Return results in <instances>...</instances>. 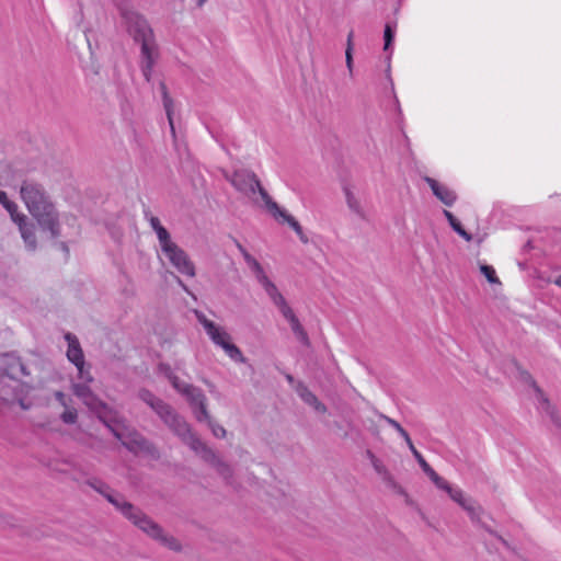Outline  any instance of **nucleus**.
I'll list each match as a JSON object with an SVG mask.
<instances>
[{
    "instance_id": "1",
    "label": "nucleus",
    "mask_w": 561,
    "mask_h": 561,
    "mask_svg": "<svg viewBox=\"0 0 561 561\" xmlns=\"http://www.w3.org/2000/svg\"><path fill=\"white\" fill-rule=\"evenodd\" d=\"M139 398L145 403H147L160 416L165 425H168L170 430H172L173 433L178 435L181 440L187 445L197 456L214 465L225 479L230 477L231 470L229 466L222 462L214 453V450L207 447L199 439V437H197L192 432L188 424L182 417H180L170 405L156 398L150 391L146 389L139 391Z\"/></svg>"
},
{
    "instance_id": "2",
    "label": "nucleus",
    "mask_w": 561,
    "mask_h": 561,
    "mask_svg": "<svg viewBox=\"0 0 561 561\" xmlns=\"http://www.w3.org/2000/svg\"><path fill=\"white\" fill-rule=\"evenodd\" d=\"M19 195L39 228L51 238H58L61 234L60 214L44 185L34 179H25L20 184Z\"/></svg>"
},
{
    "instance_id": "3",
    "label": "nucleus",
    "mask_w": 561,
    "mask_h": 561,
    "mask_svg": "<svg viewBox=\"0 0 561 561\" xmlns=\"http://www.w3.org/2000/svg\"><path fill=\"white\" fill-rule=\"evenodd\" d=\"M225 178L239 193L250 201L257 203L259 199H261L267 211L275 220L278 222H286L297 233L301 242H308V238L304 233L299 222L272 199L265 188L261 185V182L254 172L242 169L237 170L231 174L225 173Z\"/></svg>"
},
{
    "instance_id": "4",
    "label": "nucleus",
    "mask_w": 561,
    "mask_h": 561,
    "mask_svg": "<svg viewBox=\"0 0 561 561\" xmlns=\"http://www.w3.org/2000/svg\"><path fill=\"white\" fill-rule=\"evenodd\" d=\"M75 394L83 401V403L95 411L99 417L108 426L112 433L122 444L133 451L144 449L147 445L146 440L136 431L128 427L123 420H119L105 404H103L85 385H73Z\"/></svg>"
},
{
    "instance_id": "5",
    "label": "nucleus",
    "mask_w": 561,
    "mask_h": 561,
    "mask_svg": "<svg viewBox=\"0 0 561 561\" xmlns=\"http://www.w3.org/2000/svg\"><path fill=\"white\" fill-rule=\"evenodd\" d=\"M237 248L240 251L247 266L253 273L257 283L265 290L272 302L277 307L282 316L288 321L294 334L305 344H308V335L304 330L301 323L296 317L295 312L286 301L285 297L280 294L276 285L268 278L259 261L252 256L244 247L237 242Z\"/></svg>"
},
{
    "instance_id": "6",
    "label": "nucleus",
    "mask_w": 561,
    "mask_h": 561,
    "mask_svg": "<svg viewBox=\"0 0 561 561\" xmlns=\"http://www.w3.org/2000/svg\"><path fill=\"white\" fill-rule=\"evenodd\" d=\"M0 369L2 370L0 374V397L7 401L19 400L23 405V397L31 389L26 382L19 379L21 376L27 375L24 365L18 357L1 355Z\"/></svg>"
},
{
    "instance_id": "7",
    "label": "nucleus",
    "mask_w": 561,
    "mask_h": 561,
    "mask_svg": "<svg viewBox=\"0 0 561 561\" xmlns=\"http://www.w3.org/2000/svg\"><path fill=\"white\" fill-rule=\"evenodd\" d=\"M149 224L151 229L156 232L160 250L169 263L179 273L188 277H194L196 275L194 263L187 253L172 240L171 234L161 225L160 219L151 216L149 218Z\"/></svg>"
},
{
    "instance_id": "8",
    "label": "nucleus",
    "mask_w": 561,
    "mask_h": 561,
    "mask_svg": "<svg viewBox=\"0 0 561 561\" xmlns=\"http://www.w3.org/2000/svg\"><path fill=\"white\" fill-rule=\"evenodd\" d=\"M160 370L165 375V377L170 380L172 386L176 391L181 394L185 396L188 402L191 403L195 417L198 422H206L213 434L216 437L222 438L226 435V430L211 421L207 409H206V397L203 391L190 383L181 381L169 367L161 366Z\"/></svg>"
},
{
    "instance_id": "9",
    "label": "nucleus",
    "mask_w": 561,
    "mask_h": 561,
    "mask_svg": "<svg viewBox=\"0 0 561 561\" xmlns=\"http://www.w3.org/2000/svg\"><path fill=\"white\" fill-rule=\"evenodd\" d=\"M194 314L198 323L205 330L209 340L216 346L220 347L226 353V355L236 363H245V357L243 356L241 350L232 342L231 335L224 327L209 320L199 310H194Z\"/></svg>"
},
{
    "instance_id": "10",
    "label": "nucleus",
    "mask_w": 561,
    "mask_h": 561,
    "mask_svg": "<svg viewBox=\"0 0 561 561\" xmlns=\"http://www.w3.org/2000/svg\"><path fill=\"white\" fill-rule=\"evenodd\" d=\"M135 37L137 41H141V70L145 79L150 81L152 67L157 58V49L152 41L151 30L146 21H138V34Z\"/></svg>"
},
{
    "instance_id": "11",
    "label": "nucleus",
    "mask_w": 561,
    "mask_h": 561,
    "mask_svg": "<svg viewBox=\"0 0 561 561\" xmlns=\"http://www.w3.org/2000/svg\"><path fill=\"white\" fill-rule=\"evenodd\" d=\"M104 497L135 526L141 524L156 526L139 508L133 506L130 503L125 501L121 494L112 491L111 489L106 491Z\"/></svg>"
},
{
    "instance_id": "12",
    "label": "nucleus",
    "mask_w": 561,
    "mask_h": 561,
    "mask_svg": "<svg viewBox=\"0 0 561 561\" xmlns=\"http://www.w3.org/2000/svg\"><path fill=\"white\" fill-rule=\"evenodd\" d=\"M104 497L135 526L141 524L156 526L139 508L133 506L130 503L125 501L121 494L112 491L111 489L106 491Z\"/></svg>"
},
{
    "instance_id": "13",
    "label": "nucleus",
    "mask_w": 561,
    "mask_h": 561,
    "mask_svg": "<svg viewBox=\"0 0 561 561\" xmlns=\"http://www.w3.org/2000/svg\"><path fill=\"white\" fill-rule=\"evenodd\" d=\"M104 497L135 526L141 524L156 526L139 508L133 506L130 503L125 501L121 494L112 491L111 489L106 491Z\"/></svg>"
},
{
    "instance_id": "14",
    "label": "nucleus",
    "mask_w": 561,
    "mask_h": 561,
    "mask_svg": "<svg viewBox=\"0 0 561 561\" xmlns=\"http://www.w3.org/2000/svg\"><path fill=\"white\" fill-rule=\"evenodd\" d=\"M436 486L445 491L449 497L461 506L472 517V522H479V515L481 513L480 506L474 500L468 496L460 488L449 484L444 478L443 483H437Z\"/></svg>"
},
{
    "instance_id": "15",
    "label": "nucleus",
    "mask_w": 561,
    "mask_h": 561,
    "mask_svg": "<svg viewBox=\"0 0 561 561\" xmlns=\"http://www.w3.org/2000/svg\"><path fill=\"white\" fill-rule=\"evenodd\" d=\"M65 340L68 343L67 358L77 367L80 378L91 381V376L84 371V356L78 339L76 335L67 333Z\"/></svg>"
},
{
    "instance_id": "16",
    "label": "nucleus",
    "mask_w": 561,
    "mask_h": 561,
    "mask_svg": "<svg viewBox=\"0 0 561 561\" xmlns=\"http://www.w3.org/2000/svg\"><path fill=\"white\" fill-rule=\"evenodd\" d=\"M147 536L158 545L172 551H181L182 541L169 528H144Z\"/></svg>"
},
{
    "instance_id": "17",
    "label": "nucleus",
    "mask_w": 561,
    "mask_h": 561,
    "mask_svg": "<svg viewBox=\"0 0 561 561\" xmlns=\"http://www.w3.org/2000/svg\"><path fill=\"white\" fill-rule=\"evenodd\" d=\"M20 231L21 238L28 251H35L37 248L36 227L28 220L27 216L20 217L14 222Z\"/></svg>"
},
{
    "instance_id": "18",
    "label": "nucleus",
    "mask_w": 561,
    "mask_h": 561,
    "mask_svg": "<svg viewBox=\"0 0 561 561\" xmlns=\"http://www.w3.org/2000/svg\"><path fill=\"white\" fill-rule=\"evenodd\" d=\"M424 181L428 184L433 194L446 206H451L456 202L457 196L455 192H453L446 185L440 184L430 176H426Z\"/></svg>"
},
{
    "instance_id": "19",
    "label": "nucleus",
    "mask_w": 561,
    "mask_h": 561,
    "mask_svg": "<svg viewBox=\"0 0 561 561\" xmlns=\"http://www.w3.org/2000/svg\"><path fill=\"white\" fill-rule=\"evenodd\" d=\"M343 192L345 195V201H346V205H347L348 209L354 215H356L358 218L366 219L367 218L366 210L362 204L360 198L355 194V192L348 186H345L343 188Z\"/></svg>"
},
{
    "instance_id": "20",
    "label": "nucleus",
    "mask_w": 561,
    "mask_h": 561,
    "mask_svg": "<svg viewBox=\"0 0 561 561\" xmlns=\"http://www.w3.org/2000/svg\"><path fill=\"white\" fill-rule=\"evenodd\" d=\"M297 393L306 404L313 408L317 412H327V407L322 402H320L317 396L313 392H311L306 386L299 385L297 387Z\"/></svg>"
},
{
    "instance_id": "21",
    "label": "nucleus",
    "mask_w": 561,
    "mask_h": 561,
    "mask_svg": "<svg viewBox=\"0 0 561 561\" xmlns=\"http://www.w3.org/2000/svg\"><path fill=\"white\" fill-rule=\"evenodd\" d=\"M0 204L8 211L13 222L18 221L20 217L25 216L24 213L20 211L18 204L10 199L4 191H0Z\"/></svg>"
},
{
    "instance_id": "22",
    "label": "nucleus",
    "mask_w": 561,
    "mask_h": 561,
    "mask_svg": "<svg viewBox=\"0 0 561 561\" xmlns=\"http://www.w3.org/2000/svg\"><path fill=\"white\" fill-rule=\"evenodd\" d=\"M414 458L416 459L417 463L422 468V470L425 472V474L431 479V481L436 485L437 483H443V478L439 477L434 469L426 462L424 457L421 455L420 451H414L413 454Z\"/></svg>"
},
{
    "instance_id": "23",
    "label": "nucleus",
    "mask_w": 561,
    "mask_h": 561,
    "mask_svg": "<svg viewBox=\"0 0 561 561\" xmlns=\"http://www.w3.org/2000/svg\"><path fill=\"white\" fill-rule=\"evenodd\" d=\"M160 90L162 93L163 106L169 119L171 130L174 131L173 119H172V99L168 94L167 87L163 82L160 83Z\"/></svg>"
},
{
    "instance_id": "24",
    "label": "nucleus",
    "mask_w": 561,
    "mask_h": 561,
    "mask_svg": "<svg viewBox=\"0 0 561 561\" xmlns=\"http://www.w3.org/2000/svg\"><path fill=\"white\" fill-rule=\"evenodd\" d=\"M370 462H371V466L375 469V471L380 477H382V479L385 481H391L392 480V477H391L390 472L388 471V469L386 468V466L383 465V462L380 459H378L373 454L370 455Z\"/></svg>"
},
{
    "instance_id": "25",
    "label": "nucleus",
    "mask_w": 561,
    "mask_h": 561,
    "mask_svg": "<svg viewBox=\"0 0 561 561\" xmlns=\"http://www.w3.org/2000/svg\"><path fill=\"white\" fill-rule=\"evenodd\" d=\"M481 274L488 279L490 284H500V279L496 276L495 270L491 265L481 264Z\"/></svg>"
},
{
    "instance_id": "26",
    "label": "nucleus",
    "mask_w": 561,
    "mask_h": 561,
    "mask_svg": "<svg viewBox=\"0 0 561 561\" xmlns=\"http://www.w3.org/2000/svg\"><path fill=\"white\" fill-rule=\"evenodd\" d=\"M394 38V30L391 25L387 24L383 32L385 46L383 49L388 50Z\"/></svg>"
},
{
    "instance_id": "27",
    "label": "nucleus",
    "mask_w": 561,
    "mask_h": 561,
    "mask_svg": "<svg viewBox=\"0 0 561 561\" xmlns=\"http://www.w3.org/2000/svg\"><path fill=\"white\" fill-rule=\"evenodd\" d=\"M61 420L67 424H73L77 421V411L73 409H66L61 414Z\"/></svg>"
},
{
    "instance_id": "28",
    "label": "nucleus",
    "mask_w": 561,
    "mask_h": 561,
    "mask_svg": "<svg viewBox=\"0 0 561 561\" xmlns=\"http://www.w3.org/2000/svg\"><path fill=\"white\" fill-rule=\"evenodd\" d=\"M444 215L445 217L447 218L449 225L451 226V228L457 232L460 230L461 228V225L460 222L457 220V218L448 210H444Z\"/></svg>"
},
{
    "instance_id": "29",
    "label": "nucleus",
    "mask_w": 561,
    "mask_h": 561,
    "mask_svg": "<svg viewBox=\"0 0 561 561\" xmlns=\"http://www.w3.org/2000/svg\"><path fill=\"white\" fill-rule=\"evenodd\" d=\"M89 485L91 488H93L96 492L102 494L103 496L105 495L106 491L110 490V488L101 481H91V482H89Z\"/></svg>"
},
{
    "instance_id": "30",
    "label": "nucleus",
    "mask_w": 561,
    "mask_h": 561,
    "mask_svg": "<svg viewBox=\"0 0 561 561\" xmlns=\"http://www.w3.org/2000/svg\"><path fill=\"white\" fill-rule=\"evenodd\" d=\"M345 64L346 68L350 72V76H353V53L345 51Z\"/></svg>"
},
{
    "instance_id": "31",
    "label": "nucleus",
    "mask_w": 561,
    "mask_h": 561,
    "mask_svg": "<svg viewBox=\"0 0 561 561\" xmlns=\"http://www.w3.org/2000/svg\"><path fill=\"white\" fill-rule=\"evenodd\" d=\"M380 419H382L387 424H389L396 431L401 426L396 420H393L389 416H386L383 414L380 415Z\"/></svg>"
},
{
    "instance_id": "32",
    "label": "nucleus",
    "mask_w": 561,
    "mask_h": 561,
    "mask_svg": "<svg viewBox=\"0 0 561 561\" xmlns=\"http://www.w3.org/2000/svg\"><path fill=\"white\" fill-rule=\"evenodd\" d=\"M353 37H354V33H353V31H351V32L348 33V35H347L346 49H345V51L353 53V50H354Z\"/></svg>"
},
{
    "instance_id": "33",
    "label": "nucleus",
    "mask_w": 561,
    "mask_h": 561,
    "mask_svg": "<svg viewBox=\"0 0 561 561\" xmlns=\"http://www.w3.org/2000/svg\"><path fill=\"white\" fill-rule=\"evenodd\" d=\"M457 233L463 238L466 241H471L472 240V236L470 233H468L462 227L460 228L459 231H457Z\"/></svg>"
},
{
    "instance_id": "34",
    "label": "nucleus",
    "mask_w": 561,
    "mask_h": 561,
    "mask_svg": "<svg viewBox=\"0 0 561 561\" xmlns=\"http://www.w3.org/2000/svg\"><path fill=\"white\" fill-rule=\"evenodd\" d=\"M55 396H56V399L60 402V404L64 405L65 408H67L66 396L60 391L56 392Z\"/></svg>"
},
{
    "instance_id": "35",
    "label": "nucleus",
    "mask_w": 561,
    "mask_h": 561,
    "mask_svg": "<svg viewBox=\"0 0 561 561\" xmlns=\"http://www.w3.org/2000/svg\"><path fill=\"white\" fill-rule=\"evenodd\" d=\"M397 432L399 433V435L404 439V440H409V434L408 432L402 427L400 426Z\"/></svg>"
},
{
    "instance_id": "36",
    "label": "nucleus",
    "mask_w": 561,
    "mask_h": 561,
    "mask_svg": "<svg viewBox=\"0 0 561 561\" xmlns=\"http://www.w3.org/2000/svg\"><path fill=\"white\" fill-rule=\"evenodd\" d=\"M397 432L399 433V435L404 439V440H409V434L408 432L402 427L400 426Z\"/></svg>"
},
{
    "instance_id": "37",
    "label": "nucleus",
    "mask_w": 561,
    "mask_h": 561,
    "mask_svg": "<svg viewBox=\"0 0 561 561\" xmlns=\"http://www.w3.org/2000/svg\"><path fill=\"white\" fill-rule=\"evenodd\" d=\"M407 445H408V448L411 450L412 455L414 454V451H419L415 446L413 445L411 438L409 437V440H405Z\"/></svg>"
},
{
    "instance_id": "38",
    "label": "nucleus",
    "mask_w": 561,
    "mask_h": 561,
    "mask_svg": "<svg viewBox=\"0 0 561 561\" xmlns=\"http://www.w3.org/2000/svg\"><path fill=\"white\" fill-rule=\"evenodd\" d=\"M390 58H391V57H390V55H389V56L387 57V59H386V64H387V75H388V76H389V73H390Z\"/></svg>"
},
{
    "instance_id": "39",
    "label": "nucleus",
    "mask_w": 561,
    "mask_h": 561,
    "mask_svg": "<svg viewBox=\"0 0 561 561\" xmlns=\"http://www.w3.org/2000/svg\"><path fill=\"white\" fill-rule=\"evenodd\" d=\"M554 283L561 287V274L557 277V279L554 280Z\"/></svg>"
},
{
    "instance_id": "40",
    "label": "nucleus",
    "mask_w": 561,
    "mask_h": 561,
    "mask_svg": "<svg viewBox=\"0 0 561 561\" xmlns=\"http://www.w3.org/2000/svg\"><path fill=\"white\" fill-rule=\"evenodd\" d=\"M179 284L182 286V288L185 290V291H188L187 287L183 284V282L181 279H178Z\"/></svg>"
},
{
    "instance_id": "41",
    "label": "nucleus",
    "mask_w": 561,
    "mask_h": 561,
    "mask_svg": "<svg viewBox=\"0 0 561 561\" xmlns=\"http://www.w3.org/2000/svg\"><path fill=\"white\" fill-rule=\"evenodd\" d=\"M206 0H199V5L203 4Z\"/></svg>"
}]
</instances>
